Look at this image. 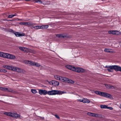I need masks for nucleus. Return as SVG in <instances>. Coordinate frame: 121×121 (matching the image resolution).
Wrapping results in <instances>:
<instances>
[{"instance_id": "1", "label": "nucleus", "mask_w": 121, "mask_h": 121, "mask_svg": "<svg viewBox=\"0 0 121 121\" xmlns=\"http://www.w3.org/2000/svg\"><path fill=\"white\" fill-rule=\"evenodd\" d=\"M66 92L64 91L57 90H52L48 91V94L50 95H55L56 94L61 95L66 93Z\"/></svg>"}, {"instance_id": "2", "label": "nucleus", "mask_w": 121, "mask_h": 121, "mask_svg": "<svg viewBox=\"0 0 121 121\" xmlns=\"http://www.w3.org/2000/svg\"><path fill=\"white\" fill-rule=\"evenodd\" d=\"M95 93L98 95L107 98H110L112 97V96L110 94L106 93L96 91H95Z\"/></svg>"}, {"instance_id": "3", "label": "nucleus", "mask_w": 121, "mask_h": 121, "mask_svg": "<svg viewBox=\"0 0 121 121\" xmlns=\"http://www.w3.org/2000/svg\"><path fill=\"white\" fill-rule=\"evenodd\" d=\"M4 114L6 115L16 118H18L20 116V115L19 114L10 112H5L4 113Z\"/></svg>"}, {"instance_id": "4", "label": "nucleus", "mask_w": 121, "mask_h": 121, "mask_svg": "<svg viewBox=\"0 0 121 121\" xmlns=\"http://www.w3.org/2000/svg\"><path fill=\"white\" fill-rule=\"evenodd\" d=\"M111 69H114L116 71H120L121 72V67L117 65L111 66L110 67Z\"/></svg>"}, {"instance_id": "5", "label": "nucleus", "mask_w": 121, "mask_h": 121, "mask_svg": "<svg viewBox=\"0 0 121 121\" xmlns=\"http://www.w3.org/2000/svg\"><path fill=\"white\" fill-rule=\"evenodd\" d=\"M73 71L78 72H83L85 71V70L79 67H74L73 69Z\"/></svg>"}, {"instance_id": "6", "label": "nucleus", "mask_w": 121, "mask_h": 121, "mask_svg": "<svg viewBox=\"0 0 121 121\" xmlns=\"http://www.w3.org/2000/svg\"><path fill=\"white\" fill-rule=\"evenodd\" d=\"M13 71H15L18 73H23L25 71L24 70L19 68H18L14 67L13 69Z\"/></svg>"}, {"instance_id": "7", "label": "nucleus", "mask_w": 121, "mask_h": 121, "mask_svg": "<svg viewBox=\"0 0 121 121\" xmlns=\"http://www.w3.org/2000/svg\"><path fill=\"white\" fill-rule=\"evenodd\" d=\"M6 57L5 58L8 59H14L16 58L15 56L7 53H6Z\"/></svg>"}, {"instance_id": "8", "label": "nucleus", "mask_w": 121, "mask_h": 121, "mask_svg": "<svg viewBox=\"0 0 121 121\" xmlns=\"http://www.w3.org/2000/svg\"><path fill=\"white\" fill-rule=\"evenodd\" d=\"M87 114L90 116L95 117H100L101 115L98 114H95L90 112H88L87 113Z\"/></svg>"}, {"instance_id": "9", "label": "nucleus", "mask_w": 121, "mask_h": 121, "mask_svg": "<svg viewBox=\"0 0 121 121\" xmlns=\"http://www.w3.org/2000/svg\"><path fill=\"white\" fill-rule=\"evenodd\" d=\"M48 91L46 90L39 89V94L40 95H45L48 94Z\"/></svg>"}, {"instance_id": "10", "label": "nucleus", "mask_w": 121, "mask_h": 121, "mask_svg": "<svg viewBox=\"0 0 121 121\" xmlns=\"http://www.w3.org/2000/svg\"><path fill=\"white\" fill-rule=\"evenodd\" d=\"M108 33L110 34H112L113 35H118L120 34V33L117 30H110L108 31Z\"/></svg>"}, {"instance_id": "11", "label": "nucleus", "mask_w": 121, "mask_h": 121, "mask_svg": "<svg viewBox=\"0 0 121 121\" xmlns=\"http://www.w3.org/2000/svg\"><path fill=\"white\" fill-rule=\"evenodd\" d=\"M57 37L60 38H62L66 37V35L65 34H57L56 35Z\"/></svg>"}, {"instance_id": "12", "label": "nucleus", "mask_w": 121, "mask_h": 121, "mask_svg": "<svg viewBox=\"0 0 121 121\" xmlns=\"http://www.w3.org/2000/svg\"><path fill=\"white\" fill-rule=\"evenodd\" d=\"M60 77V81L65 82H66L67 81L68 78L65 77H62L61 76Z\"/></svg>"}, {"instance_id": "13", "label": "nucleus", "mask_w": 121, "mask_h": 121, "mask_svg": "<svg viewBox=\"0 0 121 121\" xmlns=\"http://www.w3.org/2000/svg\"><path fill=\"white\" fill-rule=\"evenodd\" d=\"M52 85L55 86H58L59 85V82L57 81H52Z\"/></svg>"}, {"instance_id": "14", "label": "nucleus", "mask_w": 121, "mask_h": 121, "mask_svg": "<svg viewBox=\"0 0 121 121\" xmlns=\"http://www.w3.org/2000/svg\"><path fill=\"white\" fill-rule=\"evenodd\" d=\"M19 24L22 25H32V24L30 23L29 22H21L19 23Z\"/></svg>"}, {"instance_id": "15", "label": "nucleus", "mask_w": 121, "mask_h": 121, "mask_svg": "<svg viewBox=\"0 0 121 121\" xmlns=\"http://www.w3.org/2000/svg\"><path fill=\"white\" fill-rule=\"evenodd\" d=\"M7 91L8 92H12L14 94H16L17 92L11 88H8Z\"/></svg>"}, {"instance_id": "16", "label": "nucleus", "mask_w": 121, "mask_h": 121, "mask_svg": "<svg viewBox=\"0 0 121 121\" xmlns=\"http://www.w3.org/2000/svg\"><path fill=\"white\" fill-rule=\"evenodd\" d=\"M15 35L17 37L22 36L24 35V34H21L19 32H16L15 33Z\"/></svg>"}, {"instance_id": "17", "label": "nucleus", "mask_w": 121, "mask_h": 121, "mask_svg": "<svg viewBox=\"0 0 121 121\" xmlns=\"http://www.w3.org/2000/svg\"><path fill=\"white\" fill-rule=\"evenodd\" d=\"M105 86L108 89H114V87L113 86H112L108 84H106L105 85Z\"/></svg>"}, {"instance_id": "18", "label": "nucleus", "mask_w": 121, "mask_h": 121, "mask_svg": "<svg viewBox=\"0 0 121 121\" xmlns=\"http://www.w3.org/2000/svg\"><path fill=\"white\" fill-rule=\"evenodd\" d=\"M74 66H72L69 65H67L66 66V68L73 71V68H74Z\"/></svg>"}, {"instance_id": "19", "label": "nucleus", "mask_w": 121, "mask_h": 121, "mask_svg": "<svg viewBox=\"0 0 121 121\" xmlns=\"http://www.w3.org/2000/svg\"><path fill=\"white\" fill-rule=\"evenodd\" d=\"M82 102L84 103H89L90 102V101L87 99H83Z\"/></svg>"}, {"instance_id": "20", "label": "nucleus", "mask_w": 121, "mask_h": 121, "mask_svg": "<svg viewBox=\"0 0 121 121\" xmlns=\"http://www.w3.org/2000/svg\"><path fill=\"white\" fill-rule=\"evenodd\" d=\"M67 81L66 82L70 83L71 84H73L74 83V81L73 80H72L69 79L68 78V80H67Z\"/></svg>"}, {"instance_id": "21", "label": "nucleus", "mask_w": 121, "mask_h": 121, "mask_svg": "<svg viewBox=\"0 0 121 121\" xmlns=\"http://www.w3.org/2000/svg\"><path fill=\"white\" fill-rule=\"evenodd\" d=\"M33 27L36 29H42V26H33Z\"/></svg>"}, {"instance_id": "22", "label": "nucleus", "mask_w": 121, "mask_h": 121, "mask_svg": "<svg viewBox=\"0 0 121 121\" xmlns=\"http://www.w3.org/2000/svg\"><path fill=\"white\" fill-rule=\"evenodd\" d=\"M60 77H61V76H59L57 75L54 76V78L55 79L60 81Z\"/></svg>"}, {"instance_id": "23", "label": "nucleus", "mask_w": 121, "mask_h": 121, "mask_svg": "<svg viewBox=\"0 0 121 121\" xmlns=\"http://www.w3.org/2000/svg\"><path fill=\"white\" fill-rule=\"evenodd\" d=\"M48 25H43L42 26V29H46L48 27Z\"/></svg>"}, {"instance_id": "24", "label": "nucleus", "mask_w": 121, "mask_h": 121, "mask_svg": "<svg viewBox=\"0 0 121 121\" xmlns=\"http://www.w3.org/2000/svg\"><path fill=\"white\" fill-rule=\"evenodd\" d=\"M14 66H10L8 65L7 69L13 71V69H14Z\"/></svg>"}, {"instance_id": "25", "label": "nucleus", "mask_w": 121, "mask_h": 121, "mask_svg": "<svg viewBox=\"0 0 121 121\" xmlns=\"http://www.w3.org/2000/svg\"><path fill=\"white\" fill-rule=\"evenodd\" d=\"M34 1L35 3H39L40 4L42 3V2L41 0H34Z\"/></svg>"}, {"instance_id": "26", "label": "nucleus", "mask_w": 121, "mask_h": 121, "mask_svg": "<svg viewBox=\"0 0 121 121\" xmlns=\"http://www.w3.org/2000/svg\"><path fill=\"white\" fill-rule=\"evenodd\" d=\"M34 65L33 66H35L37 67H39L40 66L39 64L38 63L34 62Z\"/></svg>"}, {"instance_id": "27", "label": "nucleus", "mask_w": 121, "mask_h": 121, "mask_svg": "<svg viewBox=\"0 0 121 121\" xmlns=\"http://www.w3.org/2000/svg\"><path fill=\"white\" fill-rule=\"evenodd\" d=\"M100 107L102 108H107V106L105 105H100Z\"/></svg>"}, {"instance_id": "28", "label": "nucleus", "mask_w": 121, "mask_h": 121, "mask_svg": "<svg viewBox=\"0 0 121 121\" xmlns=\"http://www.w3.org/2000/svg\"><path fill=\"white\" fill-rule=\"evenodd\" d=\"M34 62L32 61H29L28 64L30 65L33 66V65H34Z\"/></svg>"}, {"instance_id": "29", "label": "nucleus", "mask_w": 121, "mask_h": 121, "mask_svg": "<svg viewBox=\"0 0 121 121\" xmlns=\"http://www.w3.org/2000/svg\"><path fill=\"white\" fill-rule=\"evenodd\" d=\"M110 50L111 49H109L105 48L104 49V51L105 52H111Z\"/></svg>"}, {"instance_id": "30", "label": "nucleus", "mask_w": 121, "mask_h": 121, "mask_svg": "<svg viewBox=\"0 0 121 121\" xmlns=\"http://www.w3.org/2000/svg\"><path fill=\"white\" fill-rule=\"evenodd\" d=\"M6 53L2 52V54H1V57L5 58L6 57Z\"/></svg>"}, {"instance_id": "31", "label": "nucleus", "mask_w": 121, "mask_h": 121, "mask_svg": "<svg viewBox=\"0 0 121 121\" xmlns=\"http://www.w3.org/2000/svg\"><path fill=\"white\" fill-rule=\"evenodd\" d=\"M0 71L1 72L5 73L7 72V70L6 69H0Z\"/></svg>"}, {"instance_id": "32", "label": "nucleus", "mask_w": 121, "mask_h": 121, "mask_svg": "<svg viewBox=\"0 0 121 121\" xmlns=\"http://www.w3.org/2000/svg\"><path fill=\"white\" fill-rule=\"evenodd\" d=\"M111 66H108V68L107 69V70L109 72H112V71L111 70L112 69H111L110 68V67Z\"/></svg>"}, {"instance_id": "33", "label": "nucleus", "mask_w": 121, "mask_h": 121, "mask_svg": "<svg viewBox=\"0 0 121 121\" xmlns=\"http://www.w3.org/2000/svg\"><path fill=\"white\" fill-rule=\"evenodd\" d=\"M19 48L22 51H25L26 50V48L24 47H20Z\"/></svg>"}, {"instance_id": "34", "label": "nucleus", "mask_w": 121, "mask_h": 121, "mask_svg": "<svg viewBox=\"0 0 121 121\" xmlns=\"http://www.w3.org/2000/svg\"><path fill=\"white\" fill-rule=\"evenodd\" d=\"M31 91L32 93L34 94H35L37 92V91L35 89H32L31 90Z\"/></svg>"}, {"instance_id": "35", "label": "nucleus", "mask_w": 121, "mask_h": 121, "mask_svg": "<svg viewBox=\"0 0 121 121\" xmlns=\"http://www.w3.org/2000/svg\"><path fill=\"white\" fill-rule=\"evenodd\" d=\"M29 60H25L24 61V63H25V64H28L29 63Z\"/></svg>"}, {"instance_id": "36", "label": "nucleus", "mask_w": 121, "mask_h": 121, "mask_svg": "<svg viewBox=\"0 0 121 121\" xmlns=\"http://www.w3.org/2000/svg\"><path fill=\"white\" fill-rule=\"evenodd\" d=\"M107 109H109L110 110H112L113 108L111 107H108L107 106Z\"/></svg>"}, {"instance_id": "37", "label": "nucleus", "mask_w": 121, "mask_h": 121, "mask_svg": "<svg viewBox=\"0 0 121 121\" xmlns=\"http://www.w3.org/2000/svg\"><path fill=\"white\" fill-rule=\"evenodd\" d=\"M78 101L80 102H82L83 99H78Z\"/></svg>"}, {"instance_id": "38", "label": "nucleus", "mask_w": 121, "mask_h": 121, "mask_svg": "<svg viewBox=\"0 0 121 121\" xmlns=\"http://www.w3.org/2000/svg\"><path fill=\"white\" fill-rule=\"evenodd\" d=\"M55 117H56V118H57V119H59L60 118V117H59V116L57 115H55Z\"/></svg>"}, {"instance_id": "39", "label": "nucleus", "mask_w": 121, "mask_h": 121, "mask_svg": "<svg viewBox=\"0 0 121 121\" xmlns=\"http://www.w3.org/2000/svg\"><path fill=\"white\" fill-rule=\"evenodd\" d=\"M8 90V88L6 87H4L3 91H7Z\"/></svg>"}, {"instance_id": "40", "label": "nucleus", "mask_w": 121, "mask_h": 121, "mask_svg": "<svg viewBox=\"0 0 121 121\" xmlns=\"http://www.w3.org/2000/svg\"><path fill=\"white\" fill-rule=\"evenodd\" d=\"M7 66H8L7 65H4L3 66V67L7 69Z\"/></svg>"}, {"instance_id": "41", "label": "nucleus", "mask_w": 121, "mask_h": 121, "mask_svg": "<svg viewBox=\"0 0 121 121\" xmlns=\"http://www.w3.org/2000/svg\"><path fill=\"white\" fill-rule=\"evenodd\" d=\"M4 87H0V89L1 90L3 91V89H4Z\"/></svg>"}, {"instance_id": "42", "label": "nucleus", "mask_w": 121, "mask_h": 121, "mask_svg": "<svg viewBox=\"0 0 121 121\" xmlns=\"http://www.w3.org/2000/svg\"><path fill=\"white\" fill-rule=\"evenodd\" d=\"M8 17L9 18H12L13 17L12 16V15H9Z\"/></svg>"}, {"instance_id": "43", "label": "nucleus", "mask_w": 121, "mask_h": 121, "mask_svg": "<svg viewBox=\"0 0 121 121\" xmlns=\"http://www.w3.org/2000/svg\"><path fill=\"white\" fill-rule=\"evenodd\" d=\"M12 15V16L13 17L15 16H16L17 15V14H14L13 15Z\"/></svg>"}, {"instance_id": "44", "label": "nucleus", "mask_w": 121, "mask_h": 121, "mask_svg": "<svg viewBox=\"0 0 121 121\" xmlns=\"http://www.w3.org/2000/svg\"><path fill=\"white\" fill-rule=\"evenodd\" d=\"M3 20L4 21H12L13 20H9L7 19H3Z\"/></svg>"}, {"instance_id": "45", "label": "nucleus", "mask_w": 121, "mask_h": 121, "mask_svg": "<svg viewBox=\"0 0 121 121\" xmlns=\"http://www.w3.org/2000/svg\"><path fill=\"white\" fill-rule=\"evenodd\" d=\"M2 54V52H0V56L1 57V54Z\"/></svg>"}, {"instance_id": "46", "label": "nucleus", "mask_w": 121, "mask_h": 121, "mask_svg": "<svg viewBox=\"0 0 121 121\" xmlns=\"http://www.w3.org/2000/svg\"><path fill=\"white\" fill-rule=\"evenodd\" d=\"M10 31L12 32L13 31L12 30H10Z\"/></svg>"}, {"instance_id": "47", "label": "nucleus", "mask_w": 121, "mask_h": 121, "mask_svg": "<svg viewBox=\"0 0 121 121\" xmlns=\"http://www.w3.org/2000/svg\"><path fill=\"white\" fill-rule=\"evenodd\" d=\"M120 108L121 109V104H120Z\"/></svg>"}, {"instance_id": "48", "label": "nucleus", "mask_w": 121, "mask_h": 121, "mask_svg": "<svg viewBox=\"0 0 121 121\" xmlns=\"http://www.w3.org/2000/svg\"><path fill=\"white\" fill-rule=\"evenodd\" d=\"M108 66H106L105 67L106 68H108Z\"/></svg>"}, {"instance_id": "49", "label": "nucleus", "mask_w": 121, "mask_h": 121, "mask_svg": "<svg viewBox=\"0 0 121 121\" xmlns=\"http://www.w3.org/2000/svg\"><path fill=\"white\" fill-rule=\"evenodd\" d=\"M25 0L26 1H28L30 0Z\"/></svg>"}]
</instances>
